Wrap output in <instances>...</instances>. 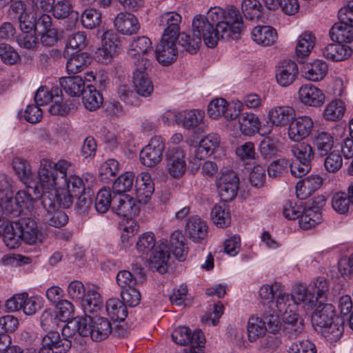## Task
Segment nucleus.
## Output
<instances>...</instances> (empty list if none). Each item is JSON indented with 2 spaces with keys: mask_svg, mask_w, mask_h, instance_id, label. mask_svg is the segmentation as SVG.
Here are the masks:
<instances>
[{
  "mask_svg": "<svg viewBox=\"0 0 353 353\" xmlns=\"http://www.w3.org/2000/svg\"><path fill=\"white\" fill-rule=\"evenodd\" d=\"M136 247L141 257L148 259L150 256L152 268L156 269L161 274L166 272L167 263L170 257L167 241H161L156 247L154 234L152 232H145L139 236Z\"/></svg>",
  "mask_w": 353,
  "mask_h": 353,
  "instance_id": "7ed1b4c3",
  "label": "nucleus"
},
{
  "mask_svg": "<svg viewBox=\"0 0 353 353\" xmlns=\"http://www.w3.org/2000/svg\"><path fill=\"white\" fill-rule=\"evenodd\" d=\"M185 232L188 237L195 243H201L208 235L206 222L198 216H190L186 223Z\"/></svg>",
  "mask_w": 353,
  "mask_h": 353,
  "instance_id": "5701e85b",
  "label": "nucleus"
},
{
  "mask_svg": "<svg viewBox=\"0 0 353 353\" xmlns=\"http://www.w3.org/2000/svg\"><path fill=\"white\" fill-rule=\"evenodd\" d=\"M299 219L302 229H311L322 221L321 209L318 206L306 208Z\"/></svg>",
  "mask_w": 353,
  "mask_h": 353,
  "instance_id": "37998d69",
  "label": "nucleus"
},
{
  "mask_svg": "<svg viewBox=\"0 0 353 353\" xmlns=\"http://www.w3.org/2000/svg\"><path fill=\"white\" fill-rule=\"evenodd\" d=\"M19 222H10L5 225L3 235V240L6 245L10 249H15L19 247L22 239L21 230L19 229Z\"/></svg>",
  "mask_w": 353,
  "mask_h": 353,
  "instance_id": "79ce46f5",
  "label": "nucleus"
},
{
  "mask_svg": "<svg viewBox=\"0 0 353 353\" xmlns=\"http://www.w3.org/2000/svg\"><path fill=\"white\" fill-rule=\"evenodd\" d=\"M134 63L135 71L133 73L132 81L134 89L140 96L148 97L154 90L153 83L145 72V69L150 65V60L147 58H142L140 65L137 62H134Z\"/></svg>",
  "mask_w": 353,
  "mask_h": 353,
  "instance_id": "9d476101",
  "label": "nucleus"
},
{
  "mask_svg": "<svg viewBox=\"0 0 353 353\" xmlns=\"http://www.w3.org/2000/svg\"><path fill=\"white\" fill-rule=\"evenodd\" d=\"M240 130L245 135H252L261 131V122L259 118L252 112H242L239 117Z\"/></svg>",
  "mask_w": 353,
  "mask_h": 353,
  "instance_id": "4c0bfd02",
  "label": "nucleus"
},
{
  "mask_svg": "<svg viewBox=\"0 0 353 353\" xmlns=\"http://www.w3.org/2000/svg\"><path fill=\"white\" fill-rule=\"evenodd\" d=\"M154 191V185L148 172L140 173L136 180L137 199H150Z\"/></svg>",
  "mask_w": 353,
  "mask_h": 353,
  "instance_id": "a19ab883",
  "label": "nucleus"
},
{
  "mask_svg": "<svg viewBox=\"0 0 353 353\" xmlns=\"http://www.w3.org/2000/svg\"><path fill=\"white\" fill-rule=\"evenodd\" d=\"M102 41L103 46L96 52V58L99 62L108 64L117 54L119 48L118 37L112 31H106L103 34Z\"/></svg>",
  "mask_w": 353,
  "mask_h": 353,
  "instance_id": "dca6fc26",
  "label": "nucleus"
},
{
  "mask_svg": "<svg viewBox=\"0 0 353 353\" xmlns=\"http://www.w3.org/2000/svg\"><path fill=\"white\" fill-rule=\"evenodd\" d=\"M152 52V42L149 38L145 36L137 37L133 39L130 43L128 51V55L134 58V62L141 63L142 58H147L149 52Z\"/></svg>",
  "mask_w": 353,
  "mask_h": 353,
  "instance_id": "a878e982",
  "label": "nucleus"
},
{
  "mask_svg": "<svg viewBox=\"0 0 353 353\" xmlns=\"http://www.w3.org/2000/svg\"><path fill=\"white\" fill-rule=\"evenodd\" d=\"M178 39L179 44L182 48V50L187 51L190 54L195 53L201 43L199 39L196 37L191 38L190 35L185 32H179Z\"/></svg>",
  "mask_w": 353,
  "mask_h": 353,
  "instance_id": "338daca9",
  "label": "nucleus"
},
{
  "mask_svg": "<svg viewBox=\"0 0 353 353\" xmlns=\"http://www.w3.org/2000/svg\"><path fill=\"white\" fill-rule=\"evenodd\" d=\"M87 321L83 317L74 318L68 321L62 329V337L70 339L75 336L77 339V333L78 336L88 337Z\"/></svg>",
  "mask_w": 353,
  "mask_h": 353,
  "instance_id": "f704fd0d",
  "label": "nucleus"
},
{
  "mask_svg": "<svg viewBox=\"0 0 353 353\" xmlns=\"http://www.w3.org/2000/svg\"><path fill=\"white\" fill-rule=\"evenodd\" d=\"M166 170L175 179L181 177L187 170L186 152L181 146H170L165 154Z\"/></svg>",
  "mask_w": 353,
  "mask_h": 353,
  "instance_id": "6e6552de",
  "label": "nucleus"
},
{
  "mask_svg": "<svg viewBox=\"0 0 353 353\" xmlns=\"http://www.w3.org/2000/svg\"><path fill=\"white\" fill-rule=\"evenodd\" d=\"M81 21L85 28L94 29L101 24V14L94 8L85 9L81 14Z\"/></svg>",
  "mask_w": 353,
  "mask_h": 353,
  "instance_id": "680f3d73",
  "label": "nucleus"
},
{
  "mask_svg": "<svg viewBox=\"0 0 353 353\" xmlns=\"http://www.w3.org/2000/svg\"><path fill=\"white\" fill-rule=\"evenodd\" d=\"M134 178V174L132 172H125L121 174L113 183V196H125L126 199H133L132 196L126 194V192L132 189Z\"/></svg>",
  "mask_w": 353,
  "mask_h": 353,
  "instance_id": "ea45409f",
  "label": "nucleus"
},
{
  "mask_svg": "<svg viewBox=\"0 0 353 353\" xmlns=\"http://www.w3.org/2000/svg\"><path fill=\"white\" fill-rule=\"evenodd\" d=\"M141 203V200H119L116 209L112 207V210H115L119 216L131 218L139 214V204Z\"/></svg>",
  "mask_w": 353,
  "mask_h": 353,
  "instance_id": "8fccbe9b",
  "label": "nucleus"
},
{
  "mask_svg": "<svg viewBox=\"0 0 353 353\" xmlns=\"http://www.w3.org/2000/svg\"><path fill=\"white\" fill-rule=\"evenodd\" d=\"M290 161L286 159H279L272 161L268 166V174L270 177L278 178L288 172Z\"/></svg>",
  "mask_w": 353,
  "mask_h": 353,
  "instance_id": "774afa93",
  "label": "nucleus"
},
{
  "mask_svg": "<svg viewBox=\"0 0 353 353\" xmlns=\"http://www.w3.org/2000/svg\"><path fill=\"white\" fill-rule=\"evenodd\" d=\"M109 316L116 321H123L128 316L126 305L117 298L109 299L105 305Z\"/></svg>",
  "mask_w": 353,
  "mask_h": 353,
  "instance_id": "c03bdc74",
  "label": "nucleus"
},
{
  "mask_svg": "<svg viewBox=\"0 0 353 353\" xmlns=\"http://www.w3.org/2000/svg\"><path fill=\"white\" fill-rule=\"evenodd\" d=\"M83 94V103L86 109L93 111L99 108L103 103L101 94L92 85H88Z\"/></svg>",
  "mask_w": 353,
  "mask_h": 353,
  "instance_id": "3c124183",
  "label": "nucleus"
},
{
  "mask_svg": "<svg viewBox=\"0 0 353 353\" xmlns=\"http://www.w3.org/2000/svg\"><path fill=\"white\" fill-rule=\"evenodd\" d=\"M329 289L328 281L323 277H318L308 286L296 285L293 288V297L296 301H302V306L305 311H310L317 303L325 301Z\"/></svg>",
  "mask_w": 353,
  "mask_h": 353,
  "instance_id": "20e7f679",
  "label": "nucleus"
},
{
  "mask_svg": "<svg viewBox=\"0 0 353 353\" xmlns=\"http://www.w3.org/2000/svg\"><path fill=\"white\" fill-rule=\"evenodd\" d=\"M296 116L294 109L289 105H276L271 108L267 115V125L261 128V134H270L274 128L289 125Z\"/></svg>",
  "mask_w": 353,
  "mask_h": 353,
  "instance_id": "0eeeda50",
  "label": "nucleus"
},
{
  "mask_svg": "<svg viewBox=\"0 0 353 353\" xmlns=\"http://www.w3.org/2000/svg\"><path fill=\"white\" fill-rule=\"evenodd\" d=\"M185 237L179 231L172 233L170 243L173 254L180 261H183L188 253V247L185 243Z\"/></svg>",
  "mask_w": 353,
  "mask_h": 353,
  "instance_id": "09e8293b",
  "label": "nucleus"
},
{
  "mask_svg": "<svg viewBox=\"0 0 353 353\" xmlns=\"http://www.w3.org/2000/svg\"><path fill=\"white\" fill-rule=\"evenodd\" d=\"M321 333L322 336L328 341L333 343L336 342L341 337L343 332V319L335 318V320L327 325L319 331Z\"/></svg>",
  "mask_w": 353,
  "mask_h": 353,
  "instance_id": "a18cd8bd",
  "label": "nucleus"
},
{
  "mask_svg": "<svg viewBox=\"0 0 353 353\" xmlns=\"http://www.w3.org/2000/svg\"><path fill=\"white\" fill-rule=\"evenodd\" d=\"M61 92V90L58 88H52L49 90L46 86H41L34 95L36 105L38 106L47 105L49 102L52 101L54 97H57Z\"/></svg>",
  "mask_w": 353,
  "mask_h": 353,
  "instance_id": "13d9d810",
  "label": "nucleus"
},
{
  "mask_svg": "<svg viewBox=\"0 0 353 353\" xmlns=\"http://www.w3.org/2000/svg\"><path fill=\"white\" fill-rule=\"evenodd\" d=\"M346 20H341L335 23L330 30V36L332 41L340 43L353 41V23H348Z\"/></svg>",
  "mask_w": 353,
  "mask_h": 353,
  "instance_id": "72a5a7b5",
  "label": "nucleus"
},
{
  "mask_svg": "<svg viewBox=\"0 0 353 353\" xmlns=\"http://www.w3.org/2000/svg\"><path fill=\"white\" fill-rule=\"evenodd\" d=\"M88 337L93 341H101L106 339L112 332V326L110 321L104 317L92 319L86 316Z\"/></svg>",
  "mask_w": 353,
  "mask_h": 353,
  "instance_id": "aec40b11",
  "label": "nucleus"
},
{
  "mask_svg": "<svg viewBox=\"0 0 353 353\" xmlns=\"http://www.w3.org/2000/svg\"><path fill=\"white\" fill-rule=\"evenodd\" d=\"M313 128L314 121L310 117H294L288 127V137L291 141L299 142L311 134Z\"/></svg>",
  "mask_w": 353,
  "mask_h": 353,
  "instance_id": "4468645a",
  "label": "nucleus"
},
{
  "mask_svg": "<svg viewBox=\"0 0 353 353\" xmlns=\"http://www.w3.org/2000/svg\"><path fill=\"white\" fill-rule=\"evenodd\" d=\"M182 17L176 12H167L161 15L159 26L163 28L162 36L178 38Z\"/></svg>",
  "mask_w": 353,
  "mask_h": 353,
  "instance_id": "393cba45",
  "label": "nucleus"
},
{
  "mask_svg": "<svg viewBox=\"0 0 353 353\" xmlns=\"http://www.w3.org/2000/svg\"><path fill=\"white\" fill-rule=\"evenodd\" d=\"M316 39L315 35L309 31L301 33L297 38L296 54L299 58L309 56L315 46Z\"/></svg>",
  "mask_w": 353,
  "mask_h": 353,
  "instance_id": "58836bf2",
  "label": "nucleus"
},
{
  "mask_svg": "<svg viewBox=\"0 0 353 353\" xmlns=\"http://www.w3.org/2000/svg\"><path fill=\"white\" fill-rule=\"evenodd\" d=\"M313 143L320 155H326L334 146V138L328 132L317 131L313 137Z\"/></svg>",
  "mask_w": 353,
  "mask_h": 353,
  "instance_id": "de8ad7c7",
  "label": "nucleus"
},
{
  "mask_svg": "<svg viewBox=\"0 0 353 353\" xmlns=\"http://www.w3.org/2000/svg\"><path fill=\"white\" fill-rule=\"evenodd\" d=\"M259 150L264 159H271L276 156L279 152L276 142L270 137L263 139L259 145Z\"/></svg>",
  "mask_w": 353,
  "mask_h": 353,
  "instance_id": "69168bd1",
  "label": "nucleus"
},
{
  "mask_svg": "<svg viewBox=\"0 0 353 353\" xmlns=\"http://www.w3.org/2000/svg\"><path fill=\"white\" fill-rule=\"evenodd\" d=\"M247 331L249 341L253 342L265 336L266 325L261 317L252 316L248 322Z\"/></svg>",
  "mask_w": 353,
  "mask_h": 353,
  "instance_id": "49530a36",
  "label": "nucleus"
},
{
  "mask_svg": "<svg viewBox=\"0 0 353 353\" xmlns=\"http://www.w3.org/2000/svg\"><path fill=\"white\" fill-rule=\"evenodd\" d=\"M39 200H37L39 201ZM41 204L51 216L48 220L49 225L54 228H61L65 225L68 221V216L63 209L69 208L72 200H41Z\"/></svg>",
  "mask_w": 353,
  "mask_h": 353,
  "instance_id": "1a4fd4ad",
  "label": "nucleus"
},
{
  "mask_svg": "<svg viewBox=\"0 0 353 353\" xmlns=\"http://www.w3.org/2000/svg\"><path fill=\"white\" fill-rule=\"evenodd\" d=\"M119 171V163L114 159H110L103 163L99 168V176L103 182L112 181L116 176Z\"/></svg>",
  "mask_w": 353,
  "mask_h": 353,
  "instance_id": "864d4df0",
  "label": "nucleus"
},
{
  "mask_svg": "<svg viewBox=\"0 0 353 353\" xmlns=\"http://www.w3.org/2000/svg\"><path fill=\"white\" fill-rule=\"evenodd\" d=\"M114 27L123 35L130 36L137 34L140 29L137 17L127 11L120 12L114 19Z\"/></svg>",
  "mask_w": 353,
  "mask_h": 353,
  "instance_id": "a211bd4d",
  "label": "nucleus"
},
{
  "mask_svg": "<svg viewBox=\"0 0 353 353\" xmlns=\"http://www.w3.org/2000/svg\"><path fill=\"white\" fill-rule=\"evenodd\" d=\"M305 209L302 200H288L283 205V214L286 219L294 220L300 217Z\"/></svg>",
  "mask_w": 353,
  "mask_h": 353,
  "instance_id": "bf43d9fd",
  "label": "nucleus"
},
{
  "mask_svg": "<svg viewBox=\"0 0 353 353\" xmlns=\"http://www.w3.org/2000/svg\"><path fill=\"white\" fill-rule=\"evenodd\" d=\"M192 31L194 36L203 40L208 48H214L221 39L220 33L214 28L212 22H210L205 15L199 14L194 17L192 21Z\"/></svg>",
  "mask_w": 353,
  "mask_h": 353,
  "instance_id": "39448f33",
  "label": "nucleus"
},
{
  "mask_svg": "<svg viewBox=\"0 0 353 353\" xmlns=\"http://www.w3.org/2000/svg\"><path fill=\"white\" fill-rule=\"evenodd\" d=\"M213 223L220 228L228 227L231 223L230 214L228 210L219 205H215L211 212Z\"/></svg>",
  "mask_w": 353,
  "mask_h": 353,
  "instance_id": "052dcab7",
  "label": "nucleus"
},
{
  "mask_svg": "<svg viewBox=\"0 0 353 353\" xmlns=\"http://www.w3.org/2000/svg\"><path fill=\"white\" fill-rule=\"evenodd\" d=\"M173 341L180 345H190L185 350V353H202V345L205 342L203 333L198 330L192 332L191 330L185 326L176 328L172 334Z\"/></svg>",
  "mask_w": 353,
  "mask_h": 353,
  "instance_id": "423d86ee",
  "label": "nucleus"
},
{
  "mask_svg": "<svg viewBox=\"0 0 353 353\" xmlns=\"http://www.w3.org/2000/svg\"><path fill=\"white\" fill-rule=\"evenodd\" d=\"M221 143L220 136L215 133H211L204 137L199 142V145L194 150V157L199 160H203L212 154Z\"/></svg>",
  "mask_w": 353,
  "mask_h": 353,
  "instance_id": "bb28decb",
  "label": "nucleus"
},
{
  "mask_svg": "<svg viewBox=\"0 0 353 353\" xmlns=\"http://www.w3.org/2000/svg\"><path fill=\"white\" fill-rule=\"evenodd\" d=\"M71 347L70 339L61 337L58 332L50 331L42 339L40 353H67Z\"/></svg>",
  "mask_w": 353,
  "mask_h": 353,
  "instance_id": "2eb2a0df",
  "label": "nucleus"
},
{
  "mask_svg": "<svg viewBox=\"0 0 353 353\" xmlns=\"http://www.w3.org/2000/svg\"><path fill=\"white\" fill-rule=\"evenodd\" d=\"M205 17L213 26L216 24V29L223 40L237 38L244 30L243 18L237 9L230 8L225 11L216 6L210 8Z\"/></svg>",
  "mask_w": 353,
  "mask_h": 353,
  "instance_id": "f03ea898",
  "label": "nucleus"
},
{
  "mask_svg": "<svg viewBox=\"0 0 353 353\" xmlns=\"http://www.w3.org/2000/svg\"><path fill=\"white\" fill-rule=\"evenodd\" d=\"M345 112L344 102L339 99L333 100L325 106L323 117L327 121H336L343 117Z\"/></svg>",
  "mask_w": 353,
  "mask_h": 353,
  "instance_id": "603ef678",
  "label": "nucleus"
},
{
  "mask_svg": "<svg viewBox=\"0 0 353 353\" xmlns=\"http://www.w3.org/2000/svg\"><path fill=\"white\" fill-rule=\"evenodd\" d=\"M298 71V66L293 61L281 63L276 71L277 83L282 87L289 86L295 81Z\"/></svg>",
  "mask_w": 353,
  "mask_h": 353,
  "instance_id": "cd10ccee",
  "label": "nucleus"
},
{
  "mask_svg": "<svg viewBox=\"0 0 353 353\" xmlns=\"http://www.w3.org/2000/svg\"><path fill=\"white\" fill-rule=\"evenodd\" d=\"M291 152L296 161L311 162L314 157L312 146L305 142L299 141L298 143L292 145Z\"/></svg>",
  "mask_w": 353,
  "mask_h": 353,
  "instance_id": "4d7b16f0",
  "label": "nucleus"
},
{
  "mask_svg": "<svg viewBox=\"0 0 353 353\" xmlns=\"http://www.w3.org/2000/svg\"><path fill=\"white\" fill-rule=\"evenodd\" d=\"M62 90L69 96L76 97L85 90V83L80 76L66 77L60 79Z\"/></svg>",
  "mask_w": 353,
  "mask_h": 353,
  "instance_id": "c9c22d12",
  "label": "nucleus"
},
{
  "mask_svg": "<svg viewBox=\"0 0 353 353\" xmlns=\"http://www.w3.org/2000/svg\"><path fill=\"white\" fill-rule=\"evenodd\" d=\"M328 71L327 64L323 60L316 59L303 66V73L305 79L311 81L323 80Z\"/></svg>",
  "mask_w": 353,
  "mask_h": 353,
  "instance_id": "2f4dec72",
  "label": "nucleus"
},
{
  "mask_svg": "<svg viewBox=\"0 0 353 353\" xmlns=\"http://www.w3.org/2000/svg\"><path fill=\"white\" fill-rule=\"evenodd\" d=\"M236 154L245 164L248 163L256 157L254 144L251 141H248L239 145L236 148Z\"/></svg>",
  "mask_w": 353,
  "mask_h": 353,
  "instance_id": "0e129e2a",
  "label": "nucleus"
},
{
  "mask_svg": "<svg viewBox=\"0 0 353 353\" xmlns=\"http://www.w3.org/2000/svg\"><path fill=\"white\" fill-rule=\"evenodd\" d=\"M300 101L308 106L319 107L325 102V94L317 87L312 84L302 85L298 92Z\"/></svg>",
  "mask_w": 353,
  "mask_h": 353,
  "instance_id": "b1692460",
  "label": "nucleus"
},
{
  "mask_svg": "<svg viewBox=\"0 0 353 353\" xmlns=\"http://www.w3.org/2000/svg\"><path fill=\"white\" fill-rule=\"evenodd\" d=\"M18 222L23 241L29 245L36 243L39 237L37 222L30 217L21 218L18 220Z\"/></svg>",
  "mask_w": 353,
  "mask_h": 353,
  "instance_id": "473e14b6",
  "label": "nucleus"
},
{
  "mask_svg": "<svg viewBox=\"0 0 353 353\" xmlns=\"http://www.w3.org/2000/svg\"><path fill=\"white\" fill-rule=\"evenodd\" d=\"M90 64V57L85 53H81L71 57L66 63V70L68 74H77L83 71Z\"/></svg>",
  "mask_w": 353,
  "mask_h": 353,
  "instance_id": "6e6d98bb",
  "label": "nucleus"
},
{
  "mask_svg": "<svg viewBox=\"0 0 353 353\" xmlns=\"http://www.w3.org/2000/svg\"><path fill=\"white\" fill-rule=\"evenodd\" d=\"M265 325H266L267 332L275 334L280 330L281 327V322L279 316L272 310H267L264 309L263 318Z\"/></svg>",
  "mask_w": 353,
  "mask_h": 353,
  "instance_id": "e2e57ef3",
  "label": "nucleus"
},
{
  "mask_svg": "<svg viewBox=\"0 0 353 353\" xmlns=\"http://www.w3.org/2000/svg\"><path fill=\"white\" fill-rule=\"evenodd\" d=\"M12 167L21 181L25 184L23 190L14 192L11 189L8 177L0 174V199H81L88 194L82 179L77 175L68 174L72 170L71 161L59 159L54 162L42 159L38 170L40 187L32 181L33 175L28 162L21 157H15Z\"/></svg>",
  "mask_w": 353,
  "mask_h": 353,
  "instance_id": "f257e3e1",
  "label": "nucleus"
},
{
  "mask_svg": "<svg viewBox=\"0 0 353 353\" xmlns=\"http://www.w3.org/2000/svg\"><path fill=\"white\" fill-rule=\"evenodd\" d=\"M352 52V48L336 41L327 45L322 49V55L333 61H341L347 59Z\"/></svg>",
  "mask_w": 353,
  "mask_h": 353,
  "instance_id": "7c9ffc66",
  "label": "nucleus"
},
{
  "mask_svg": "<svg viewBox=\"0 0 353 353\" xmlns=\"http://www.w3.org/2000/svg\"><path fill=\"white\" fill-rule=\"evenodd\" d=\"M296 310V304H293L290 310L282 315L283 331L289 337H296L304 330V320Z\"/></svg>",
  "mask_w": 353,
  "mask_h": 353,
  "instance_id": "6ab92c4d",
  "label": "nucleus"
},
{
  "mask_svg": "<svg viewBox=\"0 0 353 353\" xmlns=\"http://www.w3.org/2000/svg\"><path fill=\"white\" fill-rule=\"evenodd\" d=\"M179 51L177 38L162 36L160 43L156 47V59L163 65H170L176 60Z\"/></svg>",
  "mask_w": 353,
  "mask_h": 353,
  "instance_id": "9b49d317",
  "label": "nucleus"
},
{
  "mask_svg": "<svg viewBox=\"0 0 353 353\" xmlns=\"http://www.w3.org/2000/svg\"><path fill=\"white\" fill-rule=\"evenodd\" d=\"M252 39L263 46L274 45L278 39L276 30L270 26H257L252 31Z\"/></svg>",
  "mask_w": 353,
  "mask_h": 353,
  "instance_id": "c85d7f7f",
  "label": "nucleus"
},
{
  "mask_svg": "<svg viewBox=\"0 0 353 353\" xmlns=\"http://www.w3.org/2000/svg\"><path fill=\"white\" fill-rule=\"evenodd\" d=\"M241 8L244 17L250 20H259L263 15V6L259 0H244Z\"/></svg>",
  "mask_w": 353,
  "mask_h": 353,
  "instance_id": "5fc2aeb1",
  "label": "nucleus"
},
{
  "mask_svg": "<svg viewBox=\"0 0 353 353\" xmlns=\"http://www.w3.org/2000/svg\"><path fill=\"white\" fill-rule=\"evenodd\" d=\"M37 200H0L1 213L0 216L4 218H14L23 212L22 205L26 208L27 211L30 215L34 213L35 205H37Z\"/></svg>",
  "mask_w": 353,
  "mask_h": 353,
  "instance_id": "f3484780",
  "label": "nucleus"
},
{
  "mask_svg": "<svg viewBox=\"0 0 353 353\" xmlns=\"http://www.w3.org/2000/svg\"><path fill=\"white\" fill-rule=\"evenodd\" d=\"M179 125L188 130L201 128L203 124L205 113L200 110H185L180 112Z\"/></svg>",
  "mask_w": 353,
  "mask_h": 353,
  "instance_id": "c756f323",
  "label": "nucleus"
},
{
  "mask_svg": "<svg viewBox=\"0 0 353 353\" xmlns=\"http://www.w3.org/2000/svg\"><path fill=\"white\" fill-rule=\"evenodd\" d=\"M339 318L336 316L331 304L319 303L317 307L311 315V323L316 331H319L325 325Z\"/></svg>",
  "mask_w": 353,
  "mask_h": 353,
  "instance_id": "4be33fe9",
  "label": "nucleus"
},
{
  "mask_svg": "<svg viewBox=\"0 0 353 353\" xmlns=\"http://www.w3.org/2000/svg\"><path fill=\"white\" fill-rule=\"evenodd\" d=\"M165 144L161 137L152 138L140 152L141 163L147 167H153L161 161Z\"/></svg>",
  "mask_w": 353,
  "mask_h": 353,
  "instance_id": "f8f14e48",
  "label": "nucleus"
},
{
  "mask_svg": "<svg viewBox=\"0 0 353 353\" xmlns=\"http://www.w3.org/2000/svg\"><path fill=\"white\" fill-rule=\"evenodd\" d=\"M81 305L86 316H90V314L96 313L101 310L103 305L102 297L94 287L88 290L81 300Z\"/></svg>",
  "mask_w": 353,
  "mask_h": 353,
  "instance_id": "e433bc0d",
  "label": "nucleus"
},
{
  "mask_svg": "<svg viewBox=\"0 0 353 353\" xmlns=\"http://www.w3.org/2000/svg\"><path fill=\"white\" fill-rule=\"evenodd\" d=\"M53 15L57 19H66V29L72 30L75 28L79 14L78 12L72 9V5L68 1H59L52 6Z\"/></svg>",
  "mask_w": 353,
  "mask_h": 353,
  "instance_id": "412c9836",
  "label": "nucleus"
},
{
  "mask_svg": "<svg viewBox=\"0 0 353 353\" xmlns=\"http://www.w3.org/2000/svg\"><path fill=\"white\" fill-rule=\"evenodd\" d=\"M239 178L237 174L231 170L222 171L216 182L219 195L222 199H235L237 195Z\"/></svg>",
  "mask_w": 353,
  "mask_h": 353,
  "instance_id": "ddd939ff",
  "label": "nucleus"
}]
</instances>
